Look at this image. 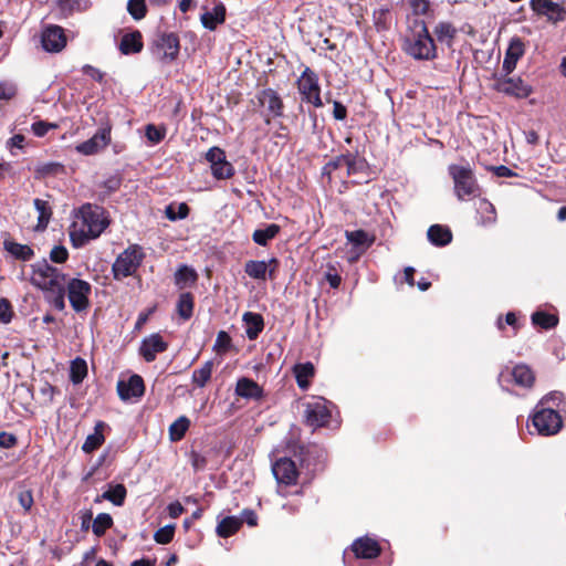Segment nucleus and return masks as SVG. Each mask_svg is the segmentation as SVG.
<instances>
[{
    "label": "nucleus",
    "instance_id": "3c124183",
    "mask_svg": "<svg viewBox=\"0 0 566 566\" xmlns=\"http://www.w3.org/2000/svg\"><path fill=\"white\" fill-rule=\"evenodd\" d=\"M196 279H197L196 272L186 265L181 266L175 274V280H176L177 284L195 282Z\"/></svg>",
    "mask_w": 566,
    "mask_h": 566
},
{
    "label": "nucleus",
    "instance_id": "6ab92c4d",
    "mask_svg": "<svg viewBox=\"0 0 566 566\" xmlns=\"http://www.w3.org/2000/svg\"><path fill=\"white\" fill-rule=\"evenodd\" d=\"M117 391L123 400L140 397L145 391L144 380L140 376L133 375L127 381H118Z\"/></svg>",
    "mask_w": 566,
    "mask_h": 566
},
{
    "label": "nucleus",
    "instance_id": "4468645a",
    "mask_svg": "<svg viewBox=\"0 0 566 566\" xmlns=\"http://www.w3.org/2000/svg\"><path fill=\"white\" fill-rule=\"evenodd\" d=\"M279 266V261L275 258L266 261L250 260L244 264V272L254 280L265 281L268 275L274 279L275 272Z\"/></svg>",
    "mask_w": 566,
    "mask_h": 566
},
{
    "label": "nucleus",
    "instance_id": "6e6552de",
    "mask_svg": "<svg viewBox=\"0 0 566 566\" xmlns=\"http://www.w3.org/2000/svg\"><path fill=\"white\" fill-rule=\"evenodd\" d=\"M65 286L72 308L76 313L86 311L90 306L91 284L81 279H71L66 281Z\"/></svg>",
    "mask_w": 566,
    "mask_h": 566
},
{
    "label": "nucleus",
    "instance_id": "4be33fe9",
    "mask_svg": "<svg viewBox=\"0 0 566 566\" xmlns=\"http://www.w3.org/2000/svg\"><path fill=\"white\" fill-rule=\"evenodd\" d=\"M235 394L245 399H259L262 396V389L254 380L243 377L237 382Z\"/></svg>",
    "mask_w": 566,
    "mask_h": 566
},
{
    "label": "nucleus",
    "instance_id": "c9c22d12",
    "mask_svg": "<svg viewBox=\"0 0 566 566\" xmlns=\"http://www.w3.org/2000/svg\"><path fill=\"white\" fill-rule=\"evenodd\" d=\"M346 239L355 247L363 248V251L374 242V238H370L364 230L346 231Z\"/></svg>",
    "mask_w": 566,
    "mask_h": 566
},
{
    "label": "nucleus",
    "instance_id": "864d4df0",
    "mask_svg": "<svg viewBox=\"0 0 566 566\" xmlns=\"http://www.w3.org/2000/svg\"><path fill=\"white\" fill-rule=\"evenodd\" d=\"M226 158V153L219 147H211L207 154L206 159L210 164V168L217 164H220Z\"/></svg>",
    "mask_w": 566,
    "mask_h": 566
},
{
    "label": "nucleus",
    "instance_id": "39448f33",
    "mask_svg": "<svg viewBox=\"0 0 566 566\" xmlns=\"http://www.w3.org/2000/svg\"><path fill=\"white\" fill-rule=\"evenodd\" d=\"M532 423L542 436H554L563 427L560 415L551 407H545V400H541L532 417Z\"/></svg>",
    "mask_w": 566,
    "mask_h": 566
},
{
    "label": "nucleus",
    "instance_id": "0eeeda50",
    "mask_svg": "<svg viewBox=\"0 0 566 566\" xmlns=\"http://www.w3.org/2000/svg\"><path fill=\"white\" fill-rule=\"evenodd\" d=\"M179 38L175 33L159 34L153 42L151 53L163 63L174 62L179 54Z\"/></svg>",
    "mask_w": 566,
    "mask_h": 566
},
{
    "label": "nucleus",
    "instance_id": "58836bf2",
    "mask_svg": "<svg viewBox=\"0 0 566 566\" xmlns=\"http://www.w3.org/2000/svg\"><path fill=\"white\" fill-rule=\"evenodd\" d=\"M87 375V364L82 358H75L70 368V377L73 384L77 385L83 381Z\"/></svg>",
    "mask_w": 566,
    "mask_h": 566
},
{
    "label": "nucleus",
    "instance_id": "473e14b6",
    "mask_svg": "<svg viewBox=\"0 0 566 566\" xmlns=\"http://www.w3.org/2000/svg\"><path fill=\"white\" fill-rule=\"evenodd\" d=\"M279 232L280 227L275 223H271L266 226L265 229H256L252 234V239L256 244L265 247L270 240L277 235Z\"/></svg>",
    "mask_w": 566,
    "mask_h": 566
},
{
    "label": "nucleus",
    "instance_id": "393cba45",
    "mask_svg": "<svg viewBox=\"0 0 566 566\" xmlns=\"http://www.w3.org/2000/svg\"><path fill=\"white\" fill-rule=\"evenodd\" d=\"M429 241L438 247H444L449 244L452 240V233L449 228L433 224L428 229L427 232Z\"/></svg>",
    "mask_w": 566,
    "mask_h": 566
},
{
    "label": "nucleus",
    "instance_id": "ddd939ff",
    "mask_svg": "<svg viewBox=\"0 0 566 566\" xmlns=\"http://www.w3.org/2000/svg\"><path fill=\"white\" fill-rule=\"evenodd\" d=\"M530 6L534 12L545 17L549 22L557 23L566 19V9L553 0H531Z\"/></svg>",
    "mask_w": 566,
    "mask_h": 566
},
{
    "label": "nucleus",
    "instance_id": "680f3d73",
    "mask_svg": "<svg viewBox=\"0 0 566 566\" xmlns=\"http://www.w3.org/2000/svg\"><path fill=\"white\" fill-rule=\"evenodd\" d=\"M18 440L13 433L2 431L0 432V447L10 449L17 444Z\"/></svg>",
    "mask_w": 566,
    "mask_h": 566
},
{
    "label": "nucleus",
    "instance_id": "e433bc0d",
    "mask_svg": "<svg viewBox=\"0 0 566 566\" xmlns=\"http://www.w3.org/2000/svg\"><path fill=\"white\" fill-rule=\"evenodd\" d=\"M189 426H190V420L185 416H181L177 420H175L169 427L170 440L171 441L181 440L185 437Z\"/></svg>",
    "mask_w": 566,
    "mask_h": 566
},
{
    "label": "nucleus",
    "instance_id": "423d86ee",
    "mask_svg": "<svg viewBox=\"0 0 566 566\" xmlns=\"http://www.w3.org/2000/svg\"><path fill=\"white\" fill-rule=\"evenodd\" d=\"M144 259L140 247L130 245L123 251L115 260L112 271L116 280L133 275Z\"/></svg>",
    "mask_w": 566,
    "mask_h": 566
},
{
    "label": "nucleus",
    "instance_id": "b1692460",
    "mask_svg": "<svg viewBox=\"0 0 566 566\" xmlns=\"http://www.w3.org/2000/svg\"><path fill=\"white\" fill-rule=\"evenodd\" d=\"M243 322L247 326V337L250 340L256 339L264 327L263 317L258 313L247 312L243 314Z\"/></svg>",
    "mask_w": 566,
    "mask_h": 566
},
{
    "label": "nucleus",
    "instance_id": "774afa93",
    "mask_svg": "<svg viewBox=\"0 0 566 566\" xmlns=\"http://www.w3.org/2000/svg\"><path fill=\"white\" fill-rule=\"evenodd\" d=\"M516 63H517L516 60H514L505 54V57L503 60V65H502V69L505 72L504 76L510 75L514 71V69L516 67Z\"/></svg>",
    "mask_w": 566,
    "mask_h": 566
},
{
    "label": "nucleus",
    "instance_id": "a18cd8bd",
    "mask_svg": "<svg viewBox=\"0 0 566 566\" xmlns=\"http://www.w3.org/2000/svg\"><path fill=\"white\" fill-rule=\"evenodd\" d=\"M127 10L135 20H140L146 15L147 7L145 0H129Z\"/></svg>",
    "mask_w": 566,
    "mask_h": 566
},
{
    "label": "nucleus",
    "instance_id": "603ef678",
    "mask_svg": "<svg viewBox=\"0 0 566 566\" xmlns=\"http://www.w3.org/2000/svg\"><path fill=\"white\" fill-rule=\"evenodd\" d=\"M57 128V125L54 123H48L44 120H38L32 124L31 129L33 134L38 137H43L48 134L49 130Z\"/></svg>",
    "mask_w": 566,
    "mask_h": 566
},
{
    "label": "nucleus",
    "instance_id": "a211bd4d",
    "mask_svg": "<svg viewBox=\"0 0 566 566\" xmlns=\"http://www.w3.org/2000/svg\"><path fill=\"white\" fill-rule=\"evenodd\" d=\"M109 142H111L109 129L102 128V129L97 130L93 135V137L78 144L76 146V150L80 154L90 156V155L96 154L99 150H102L103 148H105Z\"/></svg>",
    "mask_w": 566,
    "mask_h": 566
},
{
    "label": "nucleus",
    "instance_id": "4c0bfd02",
    "mask_svg": "<svg viewBox=\"0 0 566 566\" xmlns=\"http://www.w3.org/2000/svg\"><path fill=\"white\" fill-rule=\"evenodd\" d=\"M478 212L481 214V223L483 226L493 224L496 221V212L494 206L485 199H481L478 206Z\"/></svg>",
    "mask_w": 566,
    "mask_h": 566
},
{
    "label": "nucleus",
    "instance_id": "f257e3e1",
    "mask_svg": "<svg viewBox=\"0 0 566 566\" xmlns=\"http://www.w3.org/2000/svg\"><path fill=\"white\" fill-rule=\"evenodd\" d=\"M108 219L105 210L95 205H83L76 220L70 227V239L74 248H82L93 239L98 238L107 228Z\"/></svg>",
    "mask_w": 566,
    "mask_h": 566
},
{
    "label": "nucleus",
    "instance_id": "cd10ccee",
    "mask_svg": "<svg viewBox=\"0 0 566 566\" xmlns=\"http://www.w3.org/2000/svg\"><path fill=\"white\" fill-rule=\"evenodd\" d=\"M512 377L516 385L530 388L533 386L535 376L532 369L524 364L516 365L512 369Z\"/></svg>",
    "mask_w": 566,
    "mask_h": 566
},
{
    "label": "nucleus",
    "instance_id": "bf43d9fd",
    "mask_svg": "<svg viewBox=\"0 0 566 566\" xmlns=\"http://www.w3.org/2000/svg\"><path fill=\"white\" fill-rule=\"evenodd\" d=\"M13 312L10 302L7 298H0V322L9 323L12 318Z\"/></svg>",
    "mask_w": 566,
    "mask_h": 566
},
{
    "label": "nucleus",
    "instance_id": "e2e57ef3",
    "mask_svg": "<svg viewBox=\"0 0 566 566\" xmlns=\"http://www.w3.org/2000/svg\"><path fill=\"white\" fill-rule=\"evenodd\" d=\"M410 7L416 14H426L429 11L428 0H410Z\"/></svg>",
    "mask_w": 566,
    "mask_h": 566
},
{
    "label": "nucleus",
    "instance_id": "13d9d810",
    "mask_svg": "<svg viewBox=\"0 0 566 566\" xmlns=\"http://www.w3.org/2000/svg\"><path fill=\"white\" fill-rule=\"evenodd\" d=\"M231 346V338L227 332L221 331L218 333L214 348L219 352H227Z\"/></svg>",
    "mask_w": 566,
    "mask_h": 566
},
{
    "label": "nucleus",
    "instance_id": "49530a36",
    "mask_svg": "<svg viewBox=\"0 0 566 566\" xmlns=\"http://www.w3.org/2000/svg\"><path fill=\"white\" fill-rule=\"evenodd\" d=\"M145 135L149 142L153 144H158L165 138L166 128L156 126L154 124H148L145 128Z\"/></svg>",
    "mask_w": 566,
    "mask_h": 566
},
{
    "label": "nucleus",
    "instance_id": "1a4fd4ad",
    "mask_svg": "<svg viewBox=\"0 0 566 566\" xmlns=\"http://www.w3.org/2000/svg\"><path fill=\"white\" fill-rule=\"evenodd\" d=\"M493 87L495 91L517 99L526 98L533 93V87L520 76L495 77Z\"/></svg>",
    "mask_w": 566,
    "mask_h": 566
},
{
    "label": "nucleus",
    "instance_id": "20e7f679",
    "mask_svg": "<svg viewBox=\"0 0 566 566\" xmlns=\"http://www.w3.org/2000/svg\"><path fill=\"white\" fill-rule=\"evenodd\" d=\"M454 185V193L459 200L475 198L480 188L469 166L450 165L448 168Z\"/></svg>",
    "mask_w": 566,
    "mask_h": 566
},
{
    "label": "nucleus",
    "instance_id": "338daca9",
    "mask_svg": "<svg viewBox=\"0 0 566 566\" xmlns=\"http://www.w3.org/2000/svg\"><path fill=\"white\" fill-rule=\"evenodd\" d=\"M167 511L171 518H177L182 514L184 506L178 501H176L167 506Z\"/></svg>",
    "mask_w": 566,
    "mask_h": 566
},
{
    "label": "nucleus",
    "instance_id": "a878e982",
    "mask_svg": "<svg viewBox=\"0 0 566 566\" xmlns=\"http://www.w3.org/2000/svg\"><path fill=\"white\" fill-rule=\"evenodd\" d=\"M104 428H105V423L103 421H98L95 424L94 433L87 436V438L85 439V441L82 446V450L85 453L93 452L94 450L98 449L104 443V441H105V438L103 434Z\"/></svg>",
    "mask_w": 566,
    "mask_h": 566
},
{
    "label": "nucleus",
    "instance_id": "6e6d98bb",
    "mask_svg": "<svg viewBox=\"0 0 566 566\" xmlns=\"http://www.w3.org/2000/svg\"><path fill=\"white\" fill-rule=\"evenodd\" d=\"M69 258V252L64 245H54L50 252V259L54 263H64Z\"/></svg>",
    "mask_w": 566,
    "mask_h": 566
},
{
    "label": "nucleus",
    "instance_id": "c85d7f7f",
    "mask_svg": "<svg viewBox=\"0 0 566 566\" xmlns=\"http://www.w3.org/2000/svg\"><path fill=\"white\" fill-rule=\"evenodd\" d=\"M296 382L301 389H307L315 369L312 363L297 364L293 368Z\"/></svg>",
    "mask_w": 566,
    "mask_h": 566
},
{
    "label": "nucleus",
    "instance_id": "ea45409f",
    "mask_svg": "<svg viewBox=\"0 0 566 566\" xmlns=\"http://www.w3.org/2000/svg\"><path fill=\"white\" fill-rule=\"evenodd\" d=\"M112 525V516L107 513H99L93 521L92 531L97 537H101Z\"/></svg>",
    "mask_w": 566,
    "mask_h": 566
},
{
    "label": "nucleus",
    "instance_id": "c756f323",
    "mask_svg": "<svg viewBox=\"0 0 566 566\" xmlns=\"http://www.w3.org/2000/svg\"><path fill=\"white\" fill-rule=\"evenodd\" d=\"M34 207L36 211L39 212L38 217V224L35 227V230L43 231L51 219L52 216V209L48 201L42 199H34Z\"/></svg>",
    "mask_w": 566,
    "mask_h": 566
},
{
    "label": "nucleus",
    "instance_id": "0e129e2a",
    "mask_svg": "<svg viewBox=\"0 0 566 566\" xmlns=\"http://www.w3.org/2000/svg\"><path fill=\"white\" fill-rule=\"evenodd\" d=\"M334 109H333V116L337 120H343L347 116V109L346 107L340 103L335 101L333 103Z\"/></svg>",
    "mask_w": 566,
    "mask_h": 566
},
{
    "label": "nucleus",
    "instance_id": "f704fd0d",
    "mask_svg": "<svg viewBox=\"0 0 566 566\" xmlns=\"http://www.w3.org/2000/svg\"><path fill=\"white\" fill-rule=\"evenodd\" d=\"M213 369V361H206L200 368L193 370L192 373V381L199 388H203L207 382L210 380Z\"/></svg>",
    "mask_w": 566,
    "mask_h": 566
},
{
    "label": "nucleus",
    "instance_id": "412c9836",
    "mask_svg": "<svg viewBox=\"0 0 566 566\" xmlns=\"http://www.w3.org/2000/svg\"><path fill=\"white\" fill-rule=\"evenodd\" d=\"M143 46L142 33L139 31L124 34L119 43V50L125 55L139 53Z\"/></svg>",
    "mask_w": 566,
    "mask_h": 566
},
{
    "label": "nucleus",
    "instance_id": "052dcab7",
    "mask_svg": "<svg viewBox=\"0 0 566 566\" xmlns=\"http://www.w3.org/2000/svg\"><path fill=\"white\" fill-rule=\"evenodd\" d=\"M60 9L64 13H71L74 10H82L81 0H57Z\"/></svg>",
    "mask_w": 566,
    "mask_h": 566
},
{
    "label": "nucleus",
    "instance_id": "f3484780",
    "mask_svg": "<svg viewBox=\"0 0 566 566\" xmlns=\"http://www.w3.org/2000/svg\"><path fill=\"white\" fill-rule=\"evenodd\" d=\"M259 104L266 108L268 115L265 123L270 124V115L273 117H280L283 114V102L280 95L272 88H265L259 92L256 95Z\"/></svg>",
    "mask_w": 566,
    "mask_h": 566
},
{
    "label": "nucleus",
    "instance_id": "dca6fc26",
    "mask_svg": "<svg viewBox=\"0 0 566 566\" xmlns=\"http://www.w3.org/2000/svg\"><path fill=\"white\" fill-rule=\"evenodd\" d=\"M168 343L158 333L145 337L139 346V355L148 363L154 361L158 354L166 352Z\"/></svg>",
    "mask_w": 566,
    "mask_h": 566
},
{
    "label": "nucleus",
    "instance_id": "09e8293b",
    "mask_svg": "<svg viewBox=\"0 0 566 566\" xmlns=\"http://www.w3.org/2000/svg\"><path fill=\"white\" fill-rule=\"evenodd\" d=\"M18 86L14 82L2 81L0 82V99L10 101L15 97Z\"/></svg>",
    "mask_w": 566,
    "mask_h": 566
},
{
    "label": "nucleus",
    "instance_id": "2eb2a0df",
    "mask_svg": "<svg viewBox=\"0 0 566 566\" xmlns=\"http://www.w3.org/2000/svg\"><path fill=\"white\" fill-rule=\"evenodd\" d=\"M272 472L279 484H295L298 478V471L295 462L290 458H281L272 465Z\"/></svg>",
    "mask_w": 566,
    "mask_h": 566
},
{
    "label": "nucleus",
    "instance_id": "f03ea898",
    "mask_svg": "<svg viewBox=\"0 0 566 566\" xmlns=\"http://www.w3.org/2000/svg\"><path fill=\"white\" fill-rule=\"evenodd\" d=\"M31 283L46 293V300L56 310L65 308L66 274L43 260L32 265Z\"/></svg>",
    "mask_w": 566,
    "mask_h": 566
},
{
    "label": "nucleus",
    "instance_id": "72a5a7b5",
    "mask_svg": "<svg viewBox=\"0 0 566 566\" xmlns=\"http://www.w3.org/2000/svg\"><path fill=\"white\" fill-rule=\"evenodd\" d=\"M193 312V296L186 292L179 295L177 302V313L184 319L187 321L192 316Z\"/></svg>",
    "mask_w": 566,
    "mask_h": 566
},
{
    "label": "nucleus",
    "instance_id": "a19ab883",
    "mask_svg": "<svg viewBox=\"0 0 566 566\" xmlns=\"http://www.w3.org/2000/svg\"><path fill=\"white\" fill-rule=\"evenodd\" d=\"M6 249L9 253L14 255L17 259L28 261L33 256V250L29 245L15 243V242H6Z\"/></svg>",
    "mask_w": 566,
    "mask_h": 566
},
{
    "label": "nucleus",
    "instance_id": "4d7b16f0",
    "mask_svg": "<svg viewBox=\"0 0 566 566\" xmlns=\"http://www.w3.org/2000/svg\"><path fill=\"white\" fill-rule=\"evenodd\" d=\"M62 169H63V166L59 163H46V164H42V165L38 166L36 174L44 177V176L57 174Z\"/></svg>",
    "mask_w": 566,
    "mask_h": 566
},
{
    "label": "nucleus",
    "instance_id": "9b49d317",
    "mask_svg": "<svg viewBox=\"0 0 566 566\" xmlns=\"http://www.w3.org/2000/svg\"><path fill=\"white\" fill-rule=\"evenodd\" d=\"M328 401L317 398L304 405V418L308 426L317 428L325 426L331 418Z\"/></svg>",
    "mask_w": 566,
    "mask_h": 566
},
{
    "label": "nucleus",
    "instance_id": "aec40b11",
    "mask_svg": "<svg viewBox=\"0 0 566 566\" xmlns=\"http://www.w3.org/2000/svg\"><path fill=\"white\" fill-rule=\"evenodd\" d=\"M352 551L357 558L373 559L380 554V546L377 541L366 536L357 538L352 544Z\"/></svg>",
    "mask_w": 566,
    "mask_h": 566
},
{
    "label": "nucleus",
    "instance_id": "de8ad7c7",
    "mask_svg": "<svg viewBox=\"0 0 566 566\" xmlns=\"http://www.w3.org/2000/svg\"><path fill=\"white\" fill-rule=\"evenodd\" d=\"M525 52V45L520 38H513L506 50V55L518 61Z\"/></svg>",
    "mask_w": 566,
    "mask_h": 566
},
{
    "label": "nucleus",
    "instance_id": "79ce46f5",
    "mask_svg": "<svg viewBox=\"0 0 566 566\" xmlns=\"http://www.w3.org/2000/svg\"><path fill=\"white\" fill-rule=\"evenodd\" d=\"M532 322L533 324L538 325L544 329H549L557 325L558 318L553 314H548L545 312H535L532 315Z\"/></svg>",
    "mask_w": 566,
    "mask_h": 566
},
{
    "label": "nucleus",
    "instance_id": "c03bdc74",
    "mask_svg": "<svg viewBox=\"0 0 566 566\" xmlns=\"http://www.w3.org/2000/svg\"><path fill=\"white\" fill-rule=\"evenodd\" d=\"M189 213V207L182 202L179 205H169L166 207L165 214L170 221L185 219Z\"/></svg>",
    "mask_w": 566,
    "mask_h": 566
},
{
    "label": "nucleus",
    "instance_id": "37998d69",
    "mask_svg": "<svg viewBox=\"0 0 566 566\" xmlns=\"http://www.w3.org/2000/svg\"><path fill=\"white\" fill-rule=\"evenodd\" d=\"M211 172L217 179H229L234 175V168L227 158H224L220 164L211 167Z\"/></svg>",
    "mask_w": 566,
    "mask_h": 566
},
{
    "label": "nucleus",
    "instance_id": "7ed1b4c3",
    "mask_svg": "<svg viewBox=\"0 0 566 566\" xmlns=\"http://www.w3.org/2000/svg\"><path fill=\"white\" fill-rule=\"evenodd\" d=\"M417 30L405 39V52L419 61H431L437 57V46L423 21L416 23Z\"/></svg>",
    "mask_w": 566,
    "mask_h": 566
},
{
    "label": "nucleus",
    "instance_id": "8fccbe9b",
    "mask_svg": "<svg viewBox=\"0 0 566 566\" xmlns=\"http://www.w3.org/2000/svg\"><path fill=\"white\" fill-rule=\"evenodd\" d=\"M175 534V525H166L158 531H156L154 535V539L159 544H168L171 542Z\"/></svg>",
    "mask_w": 566,
    "mask_h": 566
},
{
    "label": "nucleus",
    "instance_id": "f8f14e48",
    "mask_svg": "<svg viewBox=\"0 0 566 566\" xmlns=\"http://www.w3.org/2000/svg\"><path fill=\"white\" fill-rule=\"evenodd\" d=\"M64 30L59 25H48L41 34V44L44 51L59 53L66 46Z\"/></svg>",
    "mask_w": 566,
    "mask_h": 566
},
{
    "label": "nucleus",
    "instance_id": "bb28decb",
    "mask_svg": "<svg viewBox=\"0 0 566 566\" xmlns=\"http://www.w3.org/2000/svg\"><path fill=\"white\" fill-rule=\"evenodd\" d=\"M126 495H127V490L124 484H120V483L115 484V485L109 484L108 490L105 491L101 495V497H97L96 502H98L101 500H106V501L112 502L116 506H122L125 502Z\"/></svg>",
    "mask_w": 566,
    "mask_h": 566
},
{
    "label": "nucleus",
    "instance_id": "5701e85b",
    "mask_svg": "<svg viewBox=\"0 0 566 566\" xmlns=\"http://www.w3.org/2000/svg\"><path fill=\"white\" fill-rule=\"evenodd\" d=\"M226 7L223 3H218L211 11H207L201 15V23L209 30H214L218 24L224 22Z\"/></svg>",
    "mask_w": 566,
    "mask_h": 566
},
{
    "label": "nucleus",
    "instance_id": "9d476101",
    "mask_svg": "<svg viewBox=\"0 0 566 566\" xmlns=\"http://www.w3.org/2000/svg\"><path fill=\"white\" fill-rule=\"evenodd\" d=\"M296 84L303 101L313 104L315 107L323 106L318 77L310 67L303 71Z\"/></svg>",
    "mask_w": 566,
    "mask_h": 566
},
{
    "label": "nucleus",
    "instance_id": "2f4dec72",
    "mask_svg": "<svg viewBox=\"0 0 566 566\" xmlns=\"http://www.w3.org/2000/svg\"><path fill=\"white\" fill-rule=\"evenodd\" d=\"M242 521L237 516H227L217 525V534L220 537L233 535L241 526Z\"/></svg>",
    "mask_w": 566,
    "mask_h": 566
},
{
    "label": "nucleus",
    "instance_id": "69168bd1",
    "mask_svg": "<svg viewBox=\"0 0 566 566\" xmlns=\"http://www.w3.org/2000/svg\"><path fill=\"white\" fill-rule=\"evenodd\" d=\"M120 186V179L118 177H109L103 182V187L106 189V193L116 191Z\"/></svg>",
    "mask_w": 566,
    "mask_h": 566
},
{
    "label": "nucleus",
    "instance_id": "5fc2aeb1",
    "mask_svg": "<svg viewBox=\"0 0 566 566\" xmlns=\"http://www.w3.org/2000/svg\"><path fill=\"white\" fill-rule=\"evenodd\" d=\"M18 502L22 506L24 512H27V513L30 512L33 506V503H34L32 491H30V490L20 491L18 494Z\"/></svg>",
    "mask_w": 566,
    "mask_h": 566
},
{
    "label": "nucleus",
    "instance_id": "7c9ffc66",
    "mask_svg": "<svg viewBox=\"0 0 566 566\" xmlns=\"http://www.w3.org/2000/svg\"><path fill=\"white\" fill-rule=\"evenodd\" d=\"M433 33L439 42L450 46L455 38L457 29L450 22L441 21L434 27Z\"/></svg>",
    "mask_w": 566,
    "mask_h": 566
}]
</instances>
